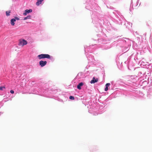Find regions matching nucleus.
<instances>
[{
    "label": "nucleus",
    "mask_w": 152,
    "mask_h": 152,
    "mask_svg": "<svg viewBox=\"0 0 152 152\" xmlns=\"http://www.w3.org/2000/svg\"><path fill=\"white\" fill-rule=\"evenodd\" d=\"M37 57L39 59L45 58L48 59H50V56L48 54H41L38 55L37 56Z\"/></svg>",
    "instance_id": "1"
},
{
    "label": "nucleus",
    "mask_w": 152,
    "mask_h": 152,
    "mask_svg": "<svg viewBox=\"0 0 152 152\" xmlns=\"http://www.w3.org/2000/svg\"><path fill=\"white\" fill-rule=\"evenodd\" d=\"M18 45L23 46L27 44V42L24 39H21L19 40Z\"/></svg>",
    "instance_id": "2"
},
{
    "label": "nucleus",
    "mask_w": 152,
    "mask_h": 152,
    "mask_svg": "<svg viewBox=\"0 0 152 152\" xmlns=\"http://www.w3.org/2000/svg\"><path fill=\"white\" fill-rule=\"evenodd\" d=\"M47 63V62L46 61H40L39 62V64L40 66L42 67L45 66Z\"/></svg>",
    "instance_id": "3"
},
{
    "label": "nucleus",
    "mask_w": 152,
    "mask_h": 152,
    "mask_svg": "<svg viewBox=\"0 0 152 152\" xmlns=\"http://www.w3.org/2000/svg\"><path fill=\"white\" fill-rule=\"evenodd\" d=\"M98 78L95 79V77H93V79L91 81L90 83L91 84L94 83L98 82Z\"/></svg>",
    "instance_id": "4"
},
{
    "label": "nucleus",
    "mask_w": 152,
    "mask_h": 152,
    "mask_svg": "<svg viewBox=\"0 0 152 152\" xmlns=\"http://www.w3.org/2000/svg\"><path fill=\"white\" fill-rule=\"evenodd\" d=\"M16 21V19H12L10 20V23L12 26H14L15 25V23L14 22Z\"/></svg>",
    "instance_id": "5"
},
{
    "label": "nucleus",
    "mask_w": 152,
    "mask_h": 152,
    "mask_svg": "<svg viewBox=\"0 0 152 152\" xmlns=\"http://www.w3.org/2000/svg\"><path fill=\"white\" fill-rule=\"evenodd\" d=\"M83 83L81 82L77 86V88L79 89H81V87L83 86Z\"/></svg>",
    "instance_id": "6"
},
{
    "label": "nucleus",
    "mask_w": 152,
    "mask_h": 152,
    "mask_svg": "<svg viewBox=\"0 0 152 152\" xmlns=\"http://www.w3.org/2000/svg\"><path fill=\"white\" fill-rule=\"evenodd\" d=\"M43 1V0H38L37 2L36 3V4L37 6H39L40 4H41L42 2Z\"/></svg>",
    "instance_id": "7"
},
{
    "label": "nucleus",
    "mask_w": 152,
    "mask_h": 152,
    "mask_svg": "<svg viewBox=\"0 0 152 152\" xmlns=\"http://www.w3.org/2000/svg\"><path fill=\"white\" fill-rule=\"evenodd\" d=\"M25 11H26L27 13H28L31 12H32V10L31 9L26 10H25Z\"/></svg>",
    "instance_id": "8"
},
{
    "label": "nucleus",
    "mask_w": 152,
    "mask_h": 152,
    "mask_svg": "<svg viewBox=\"0 0 152 152\" xmlns=\"http://www.w3.org/2000/svg\"><path fill=\"white\" fill-rule=\"evenodd\" d=\"M31 18V16L30 15H28L26 17H25L24 18V20H25L27 19H30Z\"/></svg>",
    "instance_id": "9"
},
{
    "label": "nucleus",
    "mask_w": 152,
    "mask_h": 152,
    "mask_svg": "<svg viewBox=\"0 0 152 152\" xmlns=\"http://www.w3.org/2000/svg\"><path fill=\"white\" fill-rule=\"evenodd\" d=\"M10 11H7L6 12V15L8 16L10 15Z\"/></svg>",
    "instance_id": "10"
},
{
    "label": "nucleus",
    "mask_w": 152,
    "mask_h": 152,
    "mask_svg": "<svg viewBox=\"0 0 152 152\" xmlns=\"http://www.w3.org/2000/svg\"><path fill=\"white\" fill-rule=\"evenodd\" d=\"M5 87L4 86H0V90L2 91L3 89H5Z\"/></svg>",
    "instance_id": "11"
},
{
    "label": "nucleus",
    "mask_w": 152,
    "mask_h": 152,
    "mask_svg": "<svg viewBox=\"0 0 152 152\" xmlns=\"http://www.w3.org/2000/svg\"><path fill=\"white\" fill-rule=\"evenodd\" d=\"M69 99L71 100H74L75 99V98L73 96H70L69 97Z\"/></svg>",
    "instance_id": "12"
},
{
    "label": "nucleus",
    "mask_w": 152,
    "mask_h": 152,
    "mask_svg": "<svg viewBox=\"0 0 152 152\" xmlns=\"http://www.w3.org/2000/svg\"><path fill=\"white\" fill-rule=\"evenodd\" d=\"M110 85V83H107L106 85V86H107L108 87V86H109Z\"/></svg>",
    "instance_id": "13"
},
{
    "label": "nucleus",
    "mask_w": 152,
    "mask_h": 152,
    "mask_svg": "<svg viewBox=\"0 0 152 152\" xmlns=\"http://www.w3.org/2000/svg\"><path fill=\"white\" fill-rule=\"evenodd\" d=\"M108 90V88L107 86H106V88H105V91H107Z\"/></svg>",
    "instance_id": "14"
},
{
    "label": "nucleus",
    "mask_w": 152,
    "mask_h": 152,
    "mask_svg": "<svg viewBox=\"0 0 152 152\" xmlns=\"http://www.w3.org/2000/svg\"><path fill=\"white\" fill-rule=\"evenodd\" d=\"M27 13L26 12V11H25V12H24L23 13V15H27Z\"/></svg>",
    "instance_id": "15"
},
{
    "label": "nucleus",
    "mask_w": 152,
    "mask_h": 152,
    "mask_svg": "<svg viewBox=\"0 0 152 152\" xmlns=\"http://www.w3.org/2000/svg\"><path fill=\"white\" fill-rule=\"evenodd\" d=\"M10 92L11 93V94H13L14 93V91L13 90H11L10 91Z\"/></svg>",
    "instance_id": "16"
},
{
    "label": "nucleus",
    "mask_w": 152,
    "mask_h": 152,
    "mask_svg": "<svg viewBox=\"0 0 152 152\" xmlns=\"http://www.w3.org/2000/svg\"><path fill=\"white\" fill-rule=\"evenodd\" d=\"M15 19H16V20H19V19H19V18H18L17 17H15Z\"/></svg>",
    "instance_id": "17"
}]
</instances>
